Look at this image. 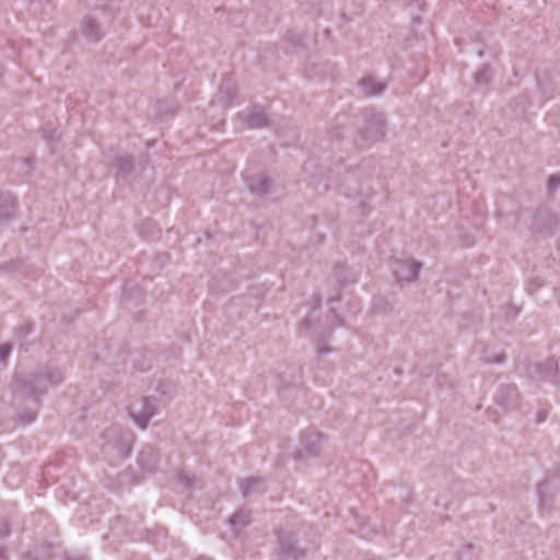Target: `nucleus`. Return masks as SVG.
<instances>
[{
  "mask_svg": "<svg viewBox=\"0 0 560 560\" xmlns=\"http://www.w3.org/2000/svg\"><path fill=\"white\" fill-rule=\"evenodd\" d=\"M383 90L381 84H376L372 90H368L366 94L380 93Z\"/></svg>",
  "mask_w": 560,
  "mask_h": 560,
  "instance_id": "3",
  "label": "nucleus"
},
{
  "mask_svg": "<svg viewBox=\"0 0 560 560\" xmlns=\"http://www.w3.org/2000/svg\"><path fill=\"white\" fill-rule=\"evenodd\" d=\"M370 83H372L371 80H365V81L362 82V85H363L364 89H368Z\"/></svg>",
  "mask_w": 560,
  "mask_h": 560,
  "instance_id": "4",
  "label": "nucleus"
},
{
  "mask_svg": "<svg viewBox=\"0 0 560 560\" xmlns=\"http://www.w3.org/2000/svg\"><path fill=\"white\" fill-rule=\"evenodd\" d=\"M9 351H10L9 346H1L0 347V358L4 360L5 357L8 355Z\"/></svg>",
  "mask_w": 560,
  "mask_h": 560,
  "instance_id": "2",
  "label": "nucleus"
},
{
  "mask_svg": "<svg viewBox=\"0 0 560 560\" xmlns=\"http://www.w3.org/2000/svg\"><path fill=\"white\" fill-rule=\"evenodd\" d=\"M559 184H560V175H558V176H552V177L550 178V180H549V186H550L551 188L556 187V186H557V185H559Z\"/></svg>",
  "mask_w": 560,
  "mask_h": 560,
  "instance_id": "1",
  "label": "nucleus"
}]
</instances>
